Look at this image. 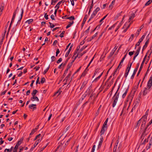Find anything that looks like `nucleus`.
Masks as SVG:
<instances>
[{"label": "nucleus", "instance_id": "obj_1", "mask_svg": "<svg viewBox=\"0 0 152 152\" xmlns=\"http://www.w3.org/2000/svg\"><path fill=\"white\" fill-rule=\"evenodd\" d=\"M120 87V86L119 85L118 86V88L116 92L112 99V100L113 101L112 107H115L118 102L119 95V92H118V91Z\"/></svg>", "mask_w": 152, "mask_h": 152}, {"label": "nucleus", "instance_id": "obj_2", "mask_svg": "<svg viewBox=\"0 0 152 152\" xmlns=\"http://www.w3.org/2000/svg\"><path fill=\"white\" fill-rule=\"evenodd\" d=\"M129 85H128L127 84H123L122 87V89H124V91H125V92L122 95V97L124 98L126 96L127 93L128 92V90L129 88Z\"/></svg>", "mask_w": 152, "mask_h": 152}, {"label": "nucleus", "instance_id": "obj_3", "mask_svg": "<svg viewBox=\"0 0 152 152\" xmlns=\"http://www.w3.org/2000/svg\"><path fill=\"white\" fill-rule=\"evenodd\" d=\"M23 140V138L22 137L20 139V140L18 141L15 147L13 152H17V150L18 148V147L22 143Z\"/></svg>", "mask_w": 152, "mask_h": 152}, {"label": "nucleus", "instance_id": "obj_4", "mask_svg": "<svg viewBox=\"0 0 152 152\" xmlns=\"http://www.w3.org/2000/svg\"><path fill=\"white\" fill-rule=\"evenodd\" d=\"M139 65H140V64H139V63H138L137 64L136 67L134 70L133 74L131 77V79H133L134 78V77L135 75V74L136 73L138 70V69L139 68Z\"/></svg>", "mask_w": 152, "mask_h": 152}, {"label": "nucleus", "instance_id": "obj_5", "mask_svg": "<svg viewBox=\"0 0 152 152\" xmlns=\"http://www.w3.org/2000/svg\"><path fill=\"white\" fill-rule=\"evenodd\" d=\"M41 141V140H40V139H39L37 140L34 143L33 146H32L31 148L30 149V151H32L34 148L36 146L39 142H40Z\"/></svg>", "mask_w": 152, "mask_h": 152}, {"label": "nucleus", "instance_id": "obj_6", "mask_svg": "<svg viewBox=\"0 0 152 152\" xmlns=\"http://www.w3.org/2000/svg\"><path fill=\"white\" fill-rule=\"evenodd\" d=\"M134 95L132 94V95L131 94H130L128 96L127 99H126V101L127 102H129L130 103L132 102V99L133 98V96H134Z\"/></svg>", "mask_w": 152, "mask_h": 152}, {"label": "nucleus", "instance_id": "obj_7", "mask_svg": "<svg viewBox=\"0 0 152 152\" xmlns=\"http://www.w3.org/2000/svg\"><path fill=\"white\" fill-rule=\"evenodd\" d=\"M147 86L149 88V89H150L152 86V77H150V79L148 82Z\"/></svg>", "mask_w": 152, "mask_h": 152}, {"label": "nucleus", "instance_id": "obj_8", "mask_svg": "<svg viewBox=\"0 0 152 152\" xmlns=\"http://www.w3.org/2000/svg\"><path fill=\"white\" fill-rule=\"evenodd\" d=\"M114 80V78H113L112 80L110 81V84H109L107 86V88L104 89V92L107 91L109 88V87L111 86L113 84V80Z\"/></svg>", "mask_w": 152, "mask_h": 152}, {"label": "nucleus", "instance_id": "obj_9", "mask_svg": "<svg viewBox=\"0 0 152 152\" xmlns=\"http://www.w3.org/2000/svg\"><path fill=\"white\" fill-rule=\"evenodd\" d=\"M140 81H139V82L138 83L137 85L136 86H135L133 88V90L131 91V92H132V91L133 92V93L132 94L134 95L135 93V92H136L137 88H138V86H139V85L140 83Z\"/></svg>", "mask_w": 152, "mask_h": 152}, {"label": "nucleus", "instance_id": "obj_10", "mask_svg": "<svg viewBox=\"0 0 152 152\" xmlns=\"http://www.w3.org/2000/svg\"><path fill=\"white\" fill-rule=\"evenodd\" d=\"M72 74V72L71 71L69 74L66 77L65 79L64 80V81L65 80V82L64 83V85H65L66 84L68 80V79L71 76V75Z\"/></svg>", "mask_w": 152, "mask_h": 152}, {"label": "nucleus", "instance_id": "obj_11", "mask_svg": "<svg viewBox=\"0 0 152 152\" xmlns=\"http://www.w3.org/2000/svg\"><path fill=\"white\" fill-rule=\"evenodd\" d=\"M142 118H141L137 122L136 125H135L134 126V127L136 129L137 127H139V126H140L141 123V121L142 120Z\"/></svg>", "mask_w": 152, "mask_h": 152}, {"label": "nucleus", "instance_id": "obj_12", "mask_svg": "<svg viewBox=\"0 0 152 152\" xmlns=\"http://www.w3.org/2000/svg\"><path fill=\"white\" fill-rule=\"evenodd\" d=\"M148 130L145 129L143 132V133L142 135V137H145L148 133Z\"/></svg>", "mask_w": 152, "mask_h": 152}, {"label": "nucleus", "instance_id": "obj_13", "mask_svg": "<svg viewBox=\"0 0 152 152\" xmlns=\"http://www.w3.org/2000/svg\"><path fill=\"white\" fill-rule=\"evenodd\" d=\"M16 41L17 39H16V40H15L14 38H13L11 40H10L8 44V45L10 43V45H11L12 46L14 44L15 42Z\"/></svg>", "mask_w": 152, "mask_h": 152}, {"label": "nucleus", "instance_id": "obj_14", "mask_svg": "<svg viewBox=\"0 0 152 152\" xmlns=\"http://www.w3.org/2000/svg\"><path fill=\"white\" fill-rule=\"evenodd\" d=\"M21 15H20V17L19 18V19L18 20V21L17 23L18 24L20 22L21 20L22 19V17L23 15V12H24L23 9L22 8L21 9Z\"/></svg>", "mask_w": 152, "mask_h": 152}, {"label": "nucleus", "instance_id": "obj_15", "mask_svg": "<svg viewBox=\"0 0 152 152\" xmlns=\"http://www.w3.org/2000/svg\"><path fill=\"white\" fill-rule=\"evenodd\" d=\"M149 38L148 39L147 41L145 42V45H144L142 49V51H143L147 47L148 45V44L149 42Z\"/></svg>", "mask_w": 152, "mask_h": 152}, {"label": "nucleus", "instance_id": "obj_16", "mask_svg": "<svg viewBox=\"0 0 152 152\" xmlns=\"http://www.w3.org/2000/svg\"><path fill=\"white\" fill-rule=\"evenodd\" d=\"M106 130H106V127H104V126H102L100 132V133H101L100 136H102V135L103 134L105 131Z\"/></svg>", "mask_w": 152, "mask_h": 152}, {"label": "nucleus", "instance_id": "obj_17", "mask_svg": "<svg viewBox=\"0 0 152 152\" xmlns=\"http://www.w3.org/2000/svg\"><path fill=\"white\" fill-rule=\"evenodd\" d=\"M65 1L64 0H62L61 1L59 2L56 5L55 7V8H57V9H58L60 7V5L61 3H64L65 2Z\"/></svg>", "mask_w": 152, "mask_h": 152}, {"label": "nucleus", "instance_id": "obj_18", "mask_svg": "<svg viewBox=\"0 0 152 152\" xmlns=\"http://www.w3.org/2000/svg\"><path fill=\"white\" fill-rule=\"evenodd\" d=\"M73 44H72L70 46L69 48V50H68V51L66 53V54H65V57H67L68 56L70 51H71L72 49V48L73 47Z\"/></svg>", "mask_w": 152, "mask_h": 152}, {"label": "nucleus", "instance_id": "obj_19", "mask_svg": "<svg viewBox=\"0 0 152 152\" xmlns=\"http://www.w3.org/2000/svg\"><path fill=\"white\" fill-rule=\"evenodd\" d=\"M34 100H36L37 102H39V99L36 96H33L31 97V100L32 101H34Z\"/></svg>", "mask_w": 152, "mask_h": 152}, {"label": "nucleus", "instance_id": "obj_20", "mask_svg": "<svg viewBox=\"0 0 152 152\" xmlns=\"http://www.w3.org/2000/svg\"><path fill=\"white\" fill-rule=\"evenodd\" d=\"M88 17V15H85V17L84 18V19H83V21L82 23V25H81V28H82L84 25V24H85V23L86 21V19Z\"/></svg>", "mask_w": 152, "mask_h": 152}, {"label": "nucleus", "instance_id": "obj_21", "mask_svg": "<svg viewBox=\"0 0 152 152\" xmlns=\"http://www.w3.org/2000/svg\"><path fill=\"white\" fill-rule=\"evenodd\" d=\"M147 56V55H146L144 57L143 60L142 61L141 63V64L140 65V69H142L144 64V63L145 62V60L146 59V58Z\"/></svg>", "mask_w": 152, "mask_h": 152}, {"label": "nucleus", "instance_id": "obj_22", "mask_svg": "<svg viewBox=\"0 0 152 152\" xmlns=\"http://www.w3.org/2000/svg\"><path fill=\"white\" fill-rule=\"evenodd\" d=\"M152 119L145 126V129L148 130L149 129V128H148V127L152 124Z\"/></svg>", "mask_w": 152, "mask_h": 152}, {"label": "nucleus", "instance_id": "obj_23", "mask_svg": "<svg viewBox=\"0 0 152 152\" xmlns=\"http://www.w3.org/2000/svg\"><path fill=\"white\" fill-rule=\"evenodd\" d=\"M37 106L36 104H32L31 105H29V108L30 109H36V107H35Z\"/></svg>", "mask_w": 152, "mask_h": 152}, {"label": "nucleus", "instance_id": "obj_24", "mask_svg": "<svg viewBox=\"0 0 152 152\" xmlns=\"http://www.w3.org/2000/svg\"><path fill=\"white\" fill-rule=\"evenodd\" d=\"M108 118H107L106 119V120L104 122V123L103 126H104V127H106V130H107V123L108 122Z\"/></svg>", "mask_w": 152, "mask_h": 152}, {"label": "nucleus", "instance_id": "obj_25", "mask_svg": "<svg viewBox=\"0 0 152 152\" xmlns=\"http://www.w3.org/2000/svg\"><path fill=\"white\" fill-rule=\"evenodd\" d=\"M68 70H67V69H65L63 75H62L61 77V79L60 81H61L62 80V79L66 75V74L68 72Z\"/></svg>", "mask_w": 152, "mask_h": 152}, {"label": "nucleus", "instance_id": "obj_26", "mask_svg": "<svg viewBox=\"0 0 152 152\" xmlns=\"http://www.w3.org/2000/svg\"><path fill=\"white\" fill-rule=\"evenodd\" d=\"M135 12H135L134 13H132L131 14V16L129 19V22H130V20L133 19L135 15Z\"/></svg>", "mask_w": 152, "mask_h": 152}, {"label": "nucleus", "instance_id": "obj_27", "mask_svg": "<svg viewBox=\"0 0 152 152\" xmlns=\"http://www.w3.org/2000/svg\"><path fill=\"white\" fill-rule=\"evenodd\" d=\"M74 23V22L73 21H72L71 22H69V24L66 27V28L67 29L69 27H70Z\"/></svg>", "mask_w": 152, "mask_h": 152}, {"label": "nucleus", "instance_id": "obj_28", "mask_svg": "<svg viewBox=\"0 0 152 152\" xmlns=\"http://www.w3.org/2000/svg\"><path fill=\"white\" fill-rule=\"evenodd\" d=\"M148 90L146 88H144L143 92V96H145L147 93Z\"/></svg>", "mask_w": 152, "mask_h": 152}, {"label": "nucleus", "instance_id": "obj_29", "mask_svg": "<svg viewBox=\"0 0 152 152\" xmlns=\"http://www.w3.org/2000/svg\"><path fill=\"white\" fill-rule=\"evenodd\" d=\"M140 48H141V47H139V48H138V49L136 51V53L135 54V56H137L139 54L140 51Z\"/></svg>", "mask_w": 152, "mask_h": 152}, {"label": "nucleus", "instance_id": "obj_30", "mask_svg": "<svg viewBox=\"0 0 152 152\" xmlns=\"http://www.w3.org/2000/svg\"><path fill=\"white\" fill-rule=\"evenodd\" d=\"M87 82L86 81H84L83 83L82 84V85L81 87V88H80V89H83L84 87L86 86V84L87 83Z\"/></svg>", "mask_w": 152, "mask_h": 152}, {"label": "nucleus", "instance_id": "obj_31", "mask_svg": "<svg viewBox=\"0 0 152 152\" xmlns=\"http://www.w3.org/2000/svg\"><path fill=\"white\" fill-rule=\"evenodd\" d=\"M38 91L36 90H34L31 93V95L32 96H35V95L38 92Z\"/></svg>", "mask_w": 152, "mask_h": 152}, {"label": "nucleus", "instance_id": "obj_32", "mask_svg": "<svg viewBox=\"0 0 152 152\" xmlns=\"http://www.w3.org/2000/svg\"><path fill=\"white\" fill-rule=\"evenodd\" d=\"M144 25L143 24L140 27V29H139L138 30L137 33V35H138L140 34V31L144 27Z\"/></svg>", "mask_w": 152, "mask_h": 152}, {"label": "nucleus", "instance_id": "obj_33", "mask_svg": "<svg viewBox=\"0 0 152 152\" xmlns=\"http://www.w3.org/2000/svg\"><path fill=\"white\" fill-rule=\"evenodd\" d=\"M73 63L72 62L70 63H69L67 66V68L66 69H67V70H68L72 66Z\"/></svg>", "mask_w": 152, "mask_h": 152}, {"label": "nucleus", "instance_id": "obj_34", "mask_svg": "<svg viewBox=\"0 0 152 152\" xmlns=\"http://www.w3.org/2000/svg\"><path fill=\"white\" fill-rule=\"evenodd\" d=\"M4 5V4L3 2H2L1 4V7L0 8V11H1V12H2L3 10Z\"/></svg>", "mask_w": 152, "mask_h": 152}, {"label": "nucleus", "instance_id": "obj_35", "mask_svg": "<svg viewBox=\"0 0 152 152\" xmlns=\"http://www.w3.org/2000/svg\"><path fill=\"white\" fill-rule=\"evenodd\" d=\"M66 18L67 19H69L70 20H73L75 19V18L74 16H72L69 17H67Z\"/></svg>", "mask_w": 152, "mask_h": 152}, {"label": "nucleus", "instance_id": "obj_36", "mask_svg": "<svg viewBox=\"0 0 152 152\" xmlns=\"http://www.w3.org/2000/svg\"><path fill=\"white\" fill-rule=\"evenodd\" d=\"M132 22L133 21H132L130 23V24L129 25L126 27V28L123 31V32L125 33L126 31L128 28L129 27L130 24L132 23Z\"/></svg>", "mask_w": 152, "mask_h": 152}, {"label": "nucleus", "instance_id": "obj_37", "mask_svg": "<svg viewBox=\"0 0 152 152\" xmlns=\"http://www.w3.org/2000/svg\"><path fill=\"white\" fill-rule=\"evenodd\" d=\"M50 65H49L48 67L43 72V74L44 75H45L46 74V73L48 72V70L50 68Z\"/></svg>", "mask_w": 152, "mask_h": 152}, {"label": "nucleus", "instance_id": "obj_38", "mask_svg": "<svg viewBox=\"0 0 152 152\" xmlns=\"http://www.w3.org/2000/svg\"><path fill=\"white\" fill-rule=\"evenodd\" d=\"M33 21V19H30L28 20H27L26 22V23H28V24H30L31 22Z\"/></svg>", "mask_w": 152, "mask_h": 152}, {"label": "nucleus", "instance_id": "obj_39", "mask_svg": "<svg viewBox=\"0 0 152 152\" xmlns=\"http://www.w3.org/2000/svg\"><path fill=\"white\" fill-rule=\"evenodd\" d=\"M115 0H113L112 2L110 4L109 6V8H111V9H112L113 7V3L115 2Z\"/></svg>", "mask_w": 152, "mask_h": 152}, {"label": "nucleus", "instance_id": "obj_40", "mask_svg": "<svg viewBox=\"0 0 152 152\" xmlns=\"http://www.w3.org/2000/svg\"><path fill=\"white\" fill-rule=\"evenodd\" d=\"M113 66H111L109 69L107 71V73H106V75H105L104 77V79L103 80V82L104 81V80H105V79H106V77L107 76L108 73V72H109L110 70V69H111L112 67Z\"/></svg>", "mask_w": 152, "mask_h": 152}, {"label": "nucleus", "instance_id": "obj_41", "mask_svg": "<svg viewBox=\"0 0 152 152\" xmlns=\"http://www.w3.org/2000/svg\"><path fill=\"white\" fill-rule=\"evenodd\" d=\"M103 141H100L98 146V149L100 148L102 145Z\"/></svg>", "mask_w": 152, "mask_h": 152}, {"label": "nucleus", "instance_id": "obj_42", "mask_svg": "<svg viewBox=\"0 0 152 152\" xmlns=\"http://www.w3.org/2000/svg\"><path fill=\"white\" fill-rule=\"evenodd\" d=\"M99 70V69L98 68H97V69H96V70H95V72L94 73V74L93 75V77H92L93 78H94V77L95 76V75H96V74L98 72Z\"/></svg>", "mask_w": 152, "mask_h": 152}, {"label": "nucleus", "instance_id": "obj_43", "mask_svg": "<svg viewBox=\"0 0 152 152\" xmlns=\"http://www.w3.org/2000/svg\"><path fill=\"white\" fill-rule=\"evenodd\" d=\"M124 60L123 59H122L121 60V61L120 62V63L119 65H118V68H121V66H122V64H121L123 63Z\"/></svg>", "mask_w": 152, "mask_h": 152}, {"label": "nucleus", "instance_id": "obj_44", "mask_svg": "<svg viewBox=\"0 0 152 152\" xmlns=\"http://www.w3.org/2000/svg\"><path fill=\"white\" fill-rule=\"evenodd\" d=\"M117 23H115L112 26L109 28L108 29V30H111L112 28H114L115 27V26Z\"/></svg>", "mask_w": 152, "mask_h": 152}, {"label": "nucleus", "instance_id": "obj_45", "mask_svg": "<svg viewBox=\"0 0 152 152\" xmlns=\"http://www.w3.org/2000/svg\"><path fill=\"white\" fill-rule=\"evenodd\" d=\"M145 125L141 124V126L140 127V129L142 130L143 131V130L145 129Z\"/></svg>", "mask_w": 152, "mask_h": 152}, {"label": "nucleus", "instance_id": "obj_46", "mask_svg": "<svg viewBox=\"0 0 152 152\" xmlns=\"http://www.w3.org/2000/svg\"><path fill=\"white\" fill-rule=\"evenodd\" d=\"M58 0H52L51 2V4L54 5L55 4L54 3H56Z\"/></svg>", "mask_w": 152, "mask_h": 152}, {"label": "nucleus", "instance_id": "obj_47", "mask_svg": "<svg viewBox=\"0 0 152 152\" xmlns=\"http://www.w3.org/2000/svg\"><path fill=\"white\" fill-rule=\"evenodd\" d=\"M152 1L151 0H148L145 4V6H147L149 5L150 4Z\"/></svg>", "mask_w": 152, "mask_h": 152}, {"label": "nucleus", "instance_id": "obj_48", "mask_svg": "<svg viewBox=\"0 0 152 152\" xmlns=\"http://www.w3.org/2000/svg\"><path fill=\"white\" fill-rule=\"evenodd\" d=\"M15 15H13V16H12V20H11V25H12V23L14 22V20L15 18Z\"/></svg>", "mask_w": 152, "mask_h": 152}, {"label": "nucleus", "instance_id": "obj_49", "mask_svg": "<svg viewBox=\"0 0 152 152\" xmlns=\"http://www.w3.org/2000/svg\"><path fill=\"white\" fill-rule=\"evenodd\" d=\"M15 15H13V16H12V20H11V25H12V23L14 22V20L15 18Z\"/></svg>", "mask_w": 152, "mask_h": 152}, {"label": "nucleus", "instance_id": "obj_50", "mask_svg": "<svg viewBox=\"0 0 152 152\" xmlns=\"http://www.w3.org/2000/svg\"><path fill=\"white\" fill-rule=\"evenodd\" d=\"M45 81V79L44 77H42V78L41 80V84H43Z\"/></svg>", "mask_w": 152, "mask_h": 152}, {"label": "nucleus", "instance_id": "obj_51", "mask_svg": "<svg viewBox=\"0 0 152 152\" xmlns=\"http://www.w3.org/2000/svg\"><path fill=\"white\" fill-rule=\"evenodd\" d=\"M65 33V31H62V33L60 34L59 35V37L61 38L63 37L64 36V34Z\"/></svg>", "mask_w": 152, "mask_h": 152}, {"label": "nucleus", "instance_id": "obj_52", "mask_svg": "<svg viewBox=\"0 0 152 152\" xmlns=\"http://www.w3.org/2000/svg\"><path fill=\"white\" fill-rule=\"evenodd\" d=\"M147 121V120L145 119H142V124L145 125Z\"/></svg>", "mask_w": 152, "mask_h": 152}, {"label": "nucleus", "instance_id": "obj_53", "mask_svg": "<svg viewBox=\"0 0 152 152\" xmlns=\"http://www.w3.org/2000/svg\"><path fill=\"white\" fill-rule=\"evenodd\" d=\"M36 131H37L35 129H33L30 133V135H33Z\"/></svg>", "mask_w": 152, "mask_h": 152}, {"label": "nucleus", "instance_id": "obj_54", "mask_svg": "<svg viewBox=\"0 0 152 152\" xmlns=\"http://www.w3.org/2000/svg\"><path fill=\"white\" fill-rule=\"evenodd\" d=\"M86 50H85L82 53H81L80 54L79 58H80V57L82 56L84 54L86 53Z\"/></svg>", "mask_w": 152, "mask_h": 152}, {"label": "nucleus", "instance_id": "obj_55", "mask_svg": "<svg viewBox=\"0 0 152 152\" xmlns=\"http://www.w3.org/2000/svg\"><path fill=\"white\" fill-rule=\"evenodd\" d=\"M49 23L50 24V26L51 28H54L55 26V25H54L53 24H52L50 22H49Z\"/></svg>", "mask_w": 152, "mask_h": 152}, {"label": "nucleus", "instance_id": "obj_56", "mask_svg": "<svg viewBox=\"0 0 152 152\" xmlns=\"http://www.w3.org/2000/svg\"><path fill=\"white\" fill-rule=\"evenodd\" d=\"M133 63V61L132 62V63H131L130 64L129 63L128 64V67H129V69H128V70H129V71H130V69L131 68V66H132V63Z\"/></svg>", "mask_w": 152, "mask_h": 152}, {"label": "nucleus", "instance_id": "obj_57", "mask_svg": "<svg viewBox=\"0 0 152 152\" xmlns=\"http://www.w3.org/2000/svg\"><path fill=\"white\" fill-rule=\"evenodd\" d=\"M129 72V70H126L125 75V77L126 78L127 77Z\"/></svg>", "mask_w": 152, "mask_h": 152}, {"label": "nucleus", "instance_id": "obj_58", "mask_svg": "<svg viewBox=\"0 0 152 152\" xmlns=\"http://www.w3.org/2000/svg\"><path fill=\"white\" fill-rule=\"evenodd\" d=\"M87 47V45L86 46H83V47L80 50V52L82 51L84 49H85Z\"/></svg>", "mask_w": 152, "mask_h": 152}, {"label": "nucleus", "instance_id": "obj_59", "mask_svg": "<svg viewBox=\"0 0 152 152\" xmlns=\"http://www.w3.org/2000/svg\"><path fill=\"white\" fill-rule=\"evenodd\" d=\"M145 38V36L144 35H142V37H141V38H140L139 41L140 42H141L143 40V39L144 38Z\"/></svg>", "mask_w": 152, "mask_h": 152}, {"label": "nucleus", "instance_id": "obj_60", "mask_svg": "<svg viewBox=\"0 0 152 152\" xmlns=\"http://www.w3.org/2000/svg\"><path fill=\"white\" fill-rule=\"evenodd\" d=\"M62 88V87H61L57 91L59 93L58 95H59L61 94V93L62 92V91H61V89Z\"/></svg>", "mask_w": 152, "mask_h": 152}, {"label": "nucleus", "instance_id": "obj_61", "mask_svg": "<svg viewBox=\"0 0 152 152\" xmlns=\"http://www.w3.org/2000/svg\"><path fill=\"white\" fill-rule=\"evenodd\" d=\"M44 18H45V19L46 20H48V15L47 14V13H45Z\"/></svg>", "mask_w": 152, "mask_h": 152}, {"label": "nucleus", "instance_id": "obj_62", "mask_svg": "<svg viewBox=\"0 0 152 152\" xmlns=\"http://www.w3.org/2000/svg\"><path fill=\"white\" fill-rule=\"evenodd\" d=\"M87 73V72H85V71H84V72H83L82 75H81V77H84L85 76Z\"/></svg>", "mask_w": 152, "mask_h": 152}, {"label": "nucleus", "instance_id": "obj_63", "mask_svg": "<svg viewBox=\"0 0 152 152\" xmlns=\"http://www.w3.org/2000/svg\"><path fill=\"white\" fill-rule=\"evenodd\" d=\"M86 95H87L86 94H83L82 95V97L81 98V100H83L86 97Z\"/></svg>", "mask_w": 152, "mask_h": 152}, {"label": "nucleus", "instance_id": "obj_64", "mask_svg": "<svg viewBox=\"0 0 152 152\" xmlns=\"http://www.w3.org/2000/svg\"><path fill=\"white\" fill-rule=\"evenodd\" d=\"M95 146H96L94 145H93L92 148V150H91V152H94V151H95Z\"/></svg>", "mask_w": 152, "mask_h": 152}]
</instances>
